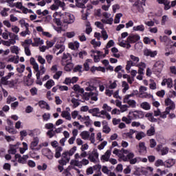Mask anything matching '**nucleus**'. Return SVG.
Here are the masks:
<instances>
[{"mask_svg": "<svg viewBox=\"0 0 176 176\" xmlns=\"http://www.w3.org/2000/svg\"><path fill=\"white\" fill-rule=\"evenodd\" d=\"M38 106L40 108H41V109H47V111H50V106H49V104L44 100L39 101Z\"/></svg>", "mask_w": 176, "mask_h": 176, "instance_id": "obj_31", "label": "nucleus"}, {"mask_svg": "<svg viewBox=\"0 0 176 176\" xmlns=\"http://www.w3.org/2000/svg\"><path fill=\"white\" fill-rule=\"evenodd\" d=\"M39 144V138L38 136H34L30 143V148L32 151H39L41 148H38V144Z\"/></svg>", "mask_w": 176, "mask_h": 176, "instance_id": "obj_13", "label": "nucleus"}, {"mask_svg": "<svg viewBox=\"0 0 176 176\" xmlns=\"http://www.w3.org/2000/svg\"><path fill=\"white\" fill-rule=\"evenodd\" d=\"M102 124L103 126L102 131L105 133V134H109L111 133V128L108 126V122L105 120L102 121Z\"/></svg>", "mask_w": 176, "mask_h": 176, "instance_id": "obj_33", "label": "nucleus"}, {"mask_svg": "<svg viewBox=\"0 0 176 176\" xmlns=\"http://www.w3.org/2000/svg\"><path fill=\"white\" fill-rule=\"evenodd\" d=\"M63 20L66 24H72L75 23V16L69 12H65L63 15Z\"/></svg>", "mask_w": 176, "mask_h": 176, "instance_id": "obj_12", "label": "nucleus"}, {"mask_svg": "<svg viewBox=\"0 0 176 176\" xmlns=\"http://www.w3.org/2000/svg\"><path fill=\"white\" fill-rule=\"evenodd\" d=\"M30 63L31 65H32L35 72H36V85H39V86H42L43 85V82H42V80H41V72L39 71V65H38V63H36V60L34 58V57L30 58Z\"/></svg>", "mask_w": 176, "mask_h": 176, "instance_id": "obj_4", "label": "nucleus"}, {"mask_svg": "<svg viewBox=\"0 0 176 176\" xmlns=\"http://www.w3.org/2000/svg\"><path fill=\"white\" fill-rule=\"evenodd\" d=\"M63 67H65V71H67V72H69V71H72L74 68V63H72V60H70L69 62L65 63V65H62Z\"/></svg>", "mask_w": 176, "mask_h": 176, "instance_id": "obj_29", "label": "nucleus"}, {"mask_svg": "<svg viewBox=\"0 0 176 176\" xmlns=\"http://www.w3.org/2000/svg\"><path fill=\"white\" fill-rule=\"evenodd\" d=\"M1 36L3 39H6V40L9 39V37L10 38H14V39H19V36L17 34L8 32V29H6L5 32H3L1 34Z\"/></svg>", "mask_w": 176, "mask_h": 176, "instance_id": "obj_14", "label": "nucleus"}, {"mask_svg": "<svg viewBox=\"0 0 176 176\" xmlns=\"http://www.w3.org/2000/svg\"><path fill=\"white\" fill-rule=\"evenodd\" d=\"M10 52L13 54H19V52H20V48H19L16 45H13L10 47Z\"/></svg>", "mask_w": 176, "mask_h": 176, "instance_id": "obj_62", "label": "nucleus"}, {"mask_svg": "<svg viewBox=\"0 0 176 176\" xmlns=\"http://www.w3.org/2000/svg\"><path fill=\"white\" fill-rule=\"evenodd\" d=\"M16 71L19 74H23L25 71V65L19 64L16 65Z\"/></svg>", "mask_w": 176, "mask_h": 176, "instance_id": "obj_52", "label": "nucleus"}, {"mask_svg": "<svg viewBox=\"0 0 176 176\" xmlns=\"http://www.w3.org/2000/svg\"><path fill=\"white\" fill-rule=\"evenodd\" d=\"M79 42L78 41L69 43V49H72V50H76V49H79Z\"/></svg>", "mask_w": 176, "mask_h": 176, "instance_id": "obj_45", "label": "nucleus"}, {"mask_svg": "<svg viewBox=\"0 0 176 176\" xmlns=\"http://www.w3.org/2000/svg\"><path fill=\"white\" fill-rule=\"evenodd\" d=\"M163 68H164V62L163 60H158L154 64L153 71L155 74L159 75V74H162Z\"/></svg>", "mask_w": 176, "mask_h": 176, "instance_id": "obj_5", "label": "nucleus"}, {"mask_svg": "<svg viewBox=\"0 0 176 176\" xmlns=\"http://www.w3.org/2000/svg\"><path fill=\"white\" fill-rule=\"evenodd\" d=\"M101 21L103 24H109L110 25H112L113 23V18H103L101 19Z\"/></svg>", "mask_w": 176, "mask_h": 176, "instance_id": "obj_48", "label": "nucleus"}, {"mask_svg": "<svg viewBox=\"0 0 176 176\" xmlns=\"http://www.w3.org/2000/svg\"><path fill=\"white\" fill-rule=\"evenodd\" d=\"M138 151L140 153V155H146V146H145V142H140L139 143L138 147Z\"/></svg>", "mask_w": 176, "mask_h": 176, "instance_id": "obj_16", "label": "nucleus"}, {"mask_svg": "<svg viewBox=\"0 0 176 176\" xmlns=\"http://www.w3.org/2000/svg\"><path fill=\"white\" fill-rule=\"evenodd\" d=\"M89 113H91L93 116H96L97 118H104L100 115V109L94 108L89 110Z\"/></svg>", "mask_w": 176, "mask_h": 176, "instance_id": "obj_24", "label": "nucleus"}, {"mask_svg": "<svg viewBox=\"0 0 176 176\" xmlns=\"http://www.w3.org/2000/svg\"><path fill=\"white\" fill-rule=\"evenodd\" d=\"M12 76H14V72H10L9 73H8V74L6 76L1 77V82L9 80V79H10V78H12Z\"/></svg>", "mask_w": 176, "mask_h": 176, "instance_id": "obj_43", "label": "nucleus"}, {"mask_svg": "<svg viewBox=\"0 0 176 176\" xmlns=\"http://www.w3.org/2000/svg\"><path fill=\"white\" fill-rule=\"evenodd\" d=\"M19 23L20 24L21 28H30V24L28 23L25 22V20L24 19H22L19 21Z\"/></svg>", "mask_w": 176, "mask_h": 176, "instance_id": "obj_54", "label": "nucleus"}, {"mask_svg": "<svg viewBox=\"0 0 176 176\" xmlns=\"http://www.w3.org/2000/svg\"><path fill=\"white\" fill-rule=\"evenodd\" d=\"M80 97H82V94H76V98H72L71 102L73 104V107L76 108L79 107L80 104L79 101H80Z\"/></svg>", "mask_w": 176, "mask_h": 176, "instance_id": "obj_17", "label": "nucleus"}, {"mask_svg": "<svg viewBox=\"0 0 176 176\" xmlns=\"http://www.w3.org/2000/svg\"><path fill=\"white\" fill-rule=\"evenodd\" d=\"M93 63V60L87 59L84 63L85 71H89L90 69V65Z\"/></svg>", "mask_w": 176, "mask_h": 176, "instance_id": "obj_50", "label": "nucleus"}, {"mask_svg": "<svg viewBox=\"0 0 176 176\" xmlns=\"http://www.w3.org/2000/svg\"><path fill=\"white\" fill-rule=\"evenodd\" d=\"M144 116V112L141 111H129V118H131L133 120L142 119Z\"/></svg>", "mask_w": 176, "mask_h": 176, "instance_id": "obj_11", "label": "nucleus"}, {"mask_svg": "<svg viewBox=\"0 0 176 176\" xmlns=\"http://www.w3.org/2000/svg\"><path fill=\"white\" fill-rule=\"evenodd\" d=\"M54 3L50 6L51 10H58L60 8H64L65 3L60 0H54Z\"/></svg>", "mask_w": 176, "mask_h": 176, "instance_id": "obj_15", "label": "nucleus"}, {"mask_svg": "<svg viewBox=\"0 0 176 176\" xmlns=\"http://www.w3.org/2000/svg\"><path fill=\"white\" fill-rule=\"evenodd\" d=\"M164 102L166 107H167L166 109L168 113H170L171 111H174V109H175V103L170 98L165 99Z\"/></svg>", "mask_w": 176, "mask_h": 176, "instance_id": "obj_7", "label": "nucleus"}, {"mask_svg": "<svg viewBox=\"0 0 176 176\" xmlns=\"http://www.w3.org/2000/svg\"><path fill=\"white\" fill-rule=\"evenodd\" d=\"M45 43V41L43 39H41V38H34V43H32V46L34 47H37L38 46H41Z\"/></svg>", "mask_w": 176, "mask_h": 176, "instance_id": "obj_28", "label": "nucleus"}, {"mask_svg": "<svg viewBox=\"0 0 176 176\" xmlns=\"http://www.w3.org/2000/svg\"><path fill=\"white\" fill-rule=\"evenodd\" d=\"M143 42L144 43H145V45H151V43H154L155 46H156L157 45V42L156 40L153 39V38H150L149 37H144L143 39Z\"/></svg>", "mask_w": 176, "mask_h": 176, "instance_id": "obj_38", "label": "nucleus"}, {"mask_svg": "<svg viewBox=\"0 0 176 176\" xmlns=\"http://www.w3.org/2000/svg\"><path fill=\"white\" fill-rule=\"evenodd\" d=\"M141 39V36L138 34H130L129 36L126 38V40L124 41H121L122 38H118L119 46L121 47H125L126 49H130L131 47V44L130 43H135L138 42Z\"/></svg>", "mask_w": 176, "mask_h": 176, "instance_id": "obj_3", "label": "nucleus"}, {"mask_svg": "<svg viewBox=\"0 0 176 176\" xmlns=\"http://www.w3.org/2000/svg\"><path fill=\"white\" fill-rule=\"evenodd\" d=\"M144 54L146 56V57L153 58L157 56V51H152L151 50L146 49L144 51Z\"/></svg>", "mask_w": 176, "mask_h": 176, "instance_id": "obj_21", "label": "nucleus"}, {"mask_svg": "<svg viewBox=\"0 0 176 176\" xmlns=\"http://www.w3.org/2000/svg\"><path fill=\"white\" fill-rule=\"evenodd\" d=\"M61 152H63V147L58 146L56 148L55 157L58 159V157H61Z\"/></svg>", "mask_w": 176, "mask_h": 176, "instance_id": "obj_58", "label": "nucleus"}, {"mask_svg": "<svg viewBox=\"0 0 176 176\" xmlns=\"http://www.w3.org/2000/svg\"><path fill=\"white\" fill-rule=\"evenodd\" d=\"M69 160H71V155L65 151L62 154L61 159L58 160V163L63 166H67V164L69 163Z\"/></svg>", "mask_w": 176, "mask_h": 176, "instance_id": "obj_9", "label": "nucleus"}, {"mask_svg": "<svg viewBox=\"0 0 176 176\" xmlns=\"http://www.w3.org/2000/svg\"><path fill=\"white\" fill-rule=\"evenodd\" d=\"M32 39H26L24 41V42L22 43V46H28V47H30V45H32Z\"/></svg>", "mask_w": 176, "mask_h": 176, "instance_id": "obj_64", "label": "nucleus"}, {"mask_svg": "<svg viewBox=\"0 0 176 176\" xmlns=\"http://www.w3.org/2000/svg\"><path fill=\"white\" fill-rule=\"evenodd\" d=\"M157 152H161V155L164 156L168 153V147H163L162 144H158L156 148Z\"/></svg>", "mask_w": 176, "mask_h": 176, "instance_id": "obj_18", "label": "nucleus"}, {"mask_svg": "<svg viewBox=\"0 0 176 176\" xmlns=\"http://www.w3.org/2000/svg\"><path fill=\"white\" fill-rule=\"evenodd\" d=\"M133 32H144L145 31V26L142 24L135 25L133 27Z\"/></svg>", "mask_w": 176, "mask_h": 176, "instance_id": "obj_37", "label": "nucleus"}, {"mask_svg": "<svg viewBox=\"0 0 176 176\" xmlns=\"http://www.w3.org/2000/svg\"><path fill=\"white\" fill-rule=\"evenodd\" d=\"M145 133L140 131V132H138L136 135H135V138L136 140H138V141L142 140V138H144V137H145Z\"/></svg>", "mask_w": 176, "mask_h": 176, "instance_id": "obj_63", "label": "nucleus"}, {"mask_svg": "<svg viewBox=\"0 0 176 176\" xmlns=\"http://www.w3.org/2000/svg\"><path fill=\"white\" fill-rule=\"evenodd\" d=\"M164 166L167 167V168H170V167H173L174 164H175V160L169 159L167 160L165 162Z\"/></svg>", "mask_w": 176, "mask_h": 176, "instance_id": "obj_39", "label": "nucleus"}, {"mask_svg": "<svg viewBox=\"0 0 176 176\" xmlns=\"http://www.w3.org/2000/svg\"><path fill=\"white\" fill-rule=\"evenodd\" d=\"M122 93H126L129 89H130V86H129V83L126 81H122Z\"/></svg>", "mask_w": 176, "mask_h": 176, "instance_id": "obj_56", "label": "nucleus"}, {"mask_svg": "<svg viewBox=\"0 0 176 176\" xmlns=\"http://www.w3.org/2000/svg\"><path fill=\"white\" fill-rule=\"evenodd\" d=\"M22 145H23V147L19 148V151H20V153L23 155V153H25L26 151H28V144L23 142L22 143Z\"/></svg>", "mask_w": 176, "mask_h": 176, "instance_id": "obj_53", "label": "nucleus"}, {"mask_svg": "<svg viewBox=\"0 0 176 176\" xmlns=\"http://www.w3.org/2000/svg\"><path fill=\"white\" fill-rule=\"evenodd\" d=\"M82 98L85 101H89V99L91 101H98V91L85 93Z\"/></svg>", "mask_w": 176, "mask_h": 176, "instance_id": "obj_6", "label": "nucleus"}, {"mask_svg": "<svg viewBox=\"0 0 176 176\" xmlns=\"http://www.w3.org/2000/svg\"><path fill=\"white\" fill-rule=\"evenodd\" d=\"M124 104H128L131 108H135L137 107V102L131 99H123Z\"/></svg>", "mask_w": 176, "mask_h": 176, "instance_id": "obj_23", "label": "nucleus"}, {"mask_svg": "<svg viewBox=\"0 0 176 176\" xmlns=\"http://www.w3.org/2000/svg\"><path fill=\"white\" fill-rule=\"evenodd\" d=\"M133 120V118H130V113H129L128 116H124L122 118V121L124 122V123H126V124H130V123H131V121Z\"/></svg>", "mask_w": 176, "mask_h": 176, "instance_id": "obj_55", "label": "nucleus"}, {"mask_svg": "<svg viewBox=\"0 0 176 176\" xmlns=\"http://www.w3.org/2000/svg\"><path fill=\"white\" fill-rule=\"evenodd\" d=\"M88 140H89L91 144H94L95 146L97 145V143H96V135L94 133L89 134Z\"/></svg>", "mask_w": 176, "mask_h": 176, "instance_id": "obj_60", "label": "nucleus"}, {"mask_svg": "<svg viewBox=\"0 0 176 176\" xmlns=\"http://www.w3.org/2000/svg\"><path fill=\"white\" fill-rule=\"evenodd\" d=\"M19 143L14 145H10V150L8 151V153H10V155H16L17 152V148H19Z\"/></svg>", "mask_w": 176, "mask_h": 176, "instance_id": "obj_32", "label": "nucleus"}, {"mask_svg": "<svg viewBox=\"0 0 176 176\" xmlns=\"http://www.w3.org/2000/svg\"><path fill=\"white\" fill-rule=\"evenodd\" d=\"M69 61H72V56L69 53H64L61 60L62 65H65V63Z\"/></svg>", "mask_w": 176, "mask_h": 176, "instance_id": "obj_19", "label": "nucleus"}, {"mask_svg": "<svg viewBox=\"0 0 176 176\" xmlns=\"http://www.w3.org/2000/svg\"><path fill=\"white\" fill-rule=\"evenodd\" d=\"M1 84L3 85L4 86H9L10 89H13V87L15 86L14 80L1 81Z\"/></svg>", "mask_w": 176, "mask_h": 176, "instance_id": "obj_30", "label": "nucleus"}, {"mask_svg": "<svg viewBox=\"0 0 176 176\" xmlns=\"http://www.w3.org/2000/svg\"><path fill=\"white\" fill-rule=\"evenodd\" d=\"M19 60H20V57L18 55L12 56L8 58V63H14V64H19Z\"/></svg>", "mask_w": 176, "mask_h": 176, "instance_id": "obj_35", "label": "nucleus"}, {"mask_svg": "<svg viewBox=\"0 0 176 176\" xmlns=\"http://www.w3.org/2000/svg\"><path fill=\"white\" fill-rule=\"evenodd\" d=\"M53 86H54V80H49L47 81V82L45 84V87H46V89H47L48 90H50V89L51 87H53Z\"/></svg>", "mask_w": 176, "mask_h": 176, "instance_id": "obj_61", "label": "nucleus"}, {"mask_svg": "<svg viewBox=\"0 0 176 176\" xmlns=\"http://www.w3.org/2000/svg\"><path fill=\"white\" fill-rule=\"evenodd\" d=\"M16 41H19V39L11 38L8 41H3L2 44L4 46H8L9 47L11 45H16Z\"/></svg>", "mask_w": 176, "mask_h": 176, "instance_id": "obj_26", "label": "nucleus"}, {"mask_svg": "<svg viewBox=\"0 0 176 176\" xmlns=\"http://www.w3.org/2000/svg\"><path fill=\"white\" fill-rule=\"evenodd\" d=\"M104 54L100 51H97V50H95V51L92 50L91 52H92V53H96V54H98V56H100L101 57H103V58H104V57H105L107 56V54H109V50H108V48H107V47H106V48H104Z\"/></svg>", "mask_w": 176, "mask_h": 176, "instance_id": "obj_34", "label": "nucleus"}, {"mask_svg": "<svg viewBox=\"0 0 176 176\" xmlns=\"http://www.w3.org/2000/svg\"><path fill=\"white\" fill-rule=\"evenodd\" d=\"M131 10L133 13H144V8L141 6L140 0H136L135 2L132 3Z\"/></svg>", "mask_w": 176, "mask_h": 176, "instance_id": "obj_8", "label": "nucleus"}, {"mask_svg": "<svg viewBox=\"0 0 176 176\" xmlns=\"http://www.w3.org/2000/svg\"><path fill=\"white\" fill-rule=\"evenodd\" d=\"M80 137L82 140H89V137H90V133L87 131H84L80 133Z\"/></svg>", "mask_w": 176, "mask_h": 176, "instance_id": "obj_57", "label": "nucleus"}, {"mask_svg": "<svg viewBox=\"0 0 176 176\" xmlns=\"http://www.w3.org/2000/svg\"><path fill=\"white\" fill-rule=\"evenodd\" d=\"M78 78L76 76H74L73 78H66L64 83L65 85H71V83L74 85V83H76V82H78Z\"/></svg>", "mask_w": 176, "mask_h": 176, "instance_id": "obj_25", "label": "nucleus"}, {"mask_svg": "<svg viewBox=\"0 0 176 176\" xmlns=\"http://www.w3.org/2000/svg\"><path fill=\"white\" fill-rule=\"evenodd\" d=\"M65 50V45L63 43H56L53 48L54 53H56V56L61 54Z\"/></svg>", "mask_w": 176, "mask_h": 176, "instance_id": "obj_10", "label": "nucleus"}, {"mask_svg": "<svg viewBox=\"0 0 176 176\" xmlns=\"http://www.w3.org/2000/svg\"><path fill=\"white\" fill-rule=\"evenodd\" d=\"M88 159L92 163H97V162L98 161V153L93 152L92 153L89 155Z\"/></svg>", "mask_w": 176, "mask_h": 176, "instance_id": "obj_22", "label": "nucleus"}, {"mask_svg": "<svg viewBox=\"0 0 176 176\" xmlns=\"http://www.w3.org/2000/svg\"><path fill=\"white\" fill-rule=\"evenodd\" d=\"M87 156V152L86 151H82L80 154L76 153L74 155L75 160H72L70 162L71 167H72V168H75V166H76V167H78V168H82L83 166H87V164H89L88 160H86V159L82 160V157H86ZM79 159L81 161H79Z\"/></svg>", "mask_w": 176, "mask_h": 176, "instance_id": "obj_2", "label": "nucleus"}, {"mask_svg": "<svg viewBox=\"0 0 176 176\" xmlns=\"http://www.w3.org/2000/svg\"><path fill=\"white\" fill-rule=\"evenodd\" d=\"M140 107L142 108V109H144V111H149V109H151V104H149L148 102H142Z\"/></svg>", "mask_w": 176, "mask_h": 176, "instance_id": "obj_51", "label": "nucleus"}, {"mask_svg": "<svg viewBox=\"0 0 176 176\" xmlns=\"http://www.w3.org/2000/svg\"><path fill=\"white\" fill-rule=\"evenodd\" d=\"M130 58L131 63L135 65H137V63H140V58L138 56H135L134 55H130Z\"/></svg>", "mask_w": 176, "mask_h": 176, "instance_id": "obj_47", "label": "nucleus"}, {"mask_svg": "<svg viewBox=\"0 0 176 176\" xmlns=\"http://www.w3.org/2000/svg\"><path fill=\"white\" fill-rule=\"evenodd\" d=\"M160 40L161 41V42L165 43L166 46L170 45V43L171 42V39L167 36H160Z\"/></svg>", "mask_w": 176, "mask_h": 176, "instance_id": "obj_40", "label": "nucleus"}, {"mask_svg": "<svg viewBox=\"0 0 176 176\" xmlns=\"http://www.w3.org/2000/svg\"><path fill=\"white\" fill-rule=\"evenodd\" d=\"M28 135H30V137H36L35 135H39L41 134V130L39 129H34L32 131H29L28 132Z\"/></svg>", "mask_w": 176, "mask_h": 176, "instance_id": "obj_44", "label": "nucleus"}, {"mask_svg": "<svg viewBox=\"0 0 176 176\" xmlns=\"http://www.w3.org/2000/svg\"><path fill=\"white\" fill-rule=\"evenodd\" d=\"M146 118H148L149 122H152L153 123H155L156 122H157V119L155 118V117H153V116L151 113H148L147 114H146Z\"/></svg>", "mask_w": 176, "mask_h": 176, "instance_id": "obj_59", "label": "nucleus"}, {"mask_svg": "<svg viewBox=\"0 0 176 176\" xmlns=\"http://www.w3.org/2000/svg\"><path fill=\"white\" fill-rule=\"evenodd\" d=\"M73 90H74V91H76L77 93H80V94H83V93H85V89L83 88H81L80 86H79L78 85H75L73 87Z\"/></svg>", "mask_w": 176, "mask_h": 176, "instance_id": "obj_49", "label": "nucleus"}, {"mask_svg": "<svg viewBox=\"0 0 176 176\" xmlns=\"http://www.w3.org/2000/svg\"><path fill=\"white\" fill-rule=\"evenodd\" d=\"M111 157V150H107L104 155H102L101 160L102 162H109Z\"/></svg>", "mask_w": 176, "mask_h": 176, "instance_id": "obj_36", "label": "nucleus"}, {"mask_svg": "<svg viewBox=\"0 0 176 176\" xmlns=\"http://www.w3.org/2000/svg\"><path fill=\"white\" fill-rule=\"evenodd\" d=\"M167 85V87L168 89H171L173 87V79L171 78H166L164 79L163 81L162 82V86H166Z\"/></svg>", "mask_w": 176, "mask_h": 176, "instance_id": "obj_27", "label": "nucleus"}, {"mask_svg": "<svg viewBox=\"0 0 176 176\" xmlns=\"http://www.w3.org/2000/svg\"><path fill=\"white\" fill-rule=\"evenodd\" d=\"M113 153L118 156L123 162H129L130 164H136V163L141 162V157H136L133 158L134 157V153L124 148L121 150L116 148L113 150Z\"/></svg>", "mask_w": 176, "mask_h": 176, "instance_id": "obj_1", "label": "nucleus"}, {"mask_svg": "<svg viewBox=\"0 0 176 176\" xmlns=\"http://www.w3.org/2000/svg\"><path fill=\"white\" fill-rule=\"evenodd\" d=\"M56 42H57V37H54L52 41H46L47 47H48V49H50V47H53Z\"/></svg>", "mask_w": 176, "mask_h": 176, "instance_id": "obj_46", "label": "nucleus"}, {"mask_svg": "<svg viewBox=\"0 0 176 176\" xmlns=\"http://www.w3.org/2000/svg\"><path fill=\"white\" fill-rule=\"evenodd\" d=\"M42 154L43 155V156L47 157L49 160H52V159H53V153H52V151H50V149L47 148H43L42 150Z\"/></svg>", "mask_w": 176, "mask_h": 176, "instance_id": "obj_20", "label": "nucleus"}, {"mask_svg": "<svg viewBox=\"0 0 176 176\" xmlns=\"http://www.w3.org/2000/svg\"><path fill=\"white\" fill-rule=\"evenodd\" d=\"M60 116H62L63 118L66 119V120H72V117H71V113L68 112V111H63L61 112Z\"/></svg>", "mask_w": 176, "mask_h": 176, "instance_id": "obj_42", "label": "nucleus"}, {"mask_svg": "<svg viewBox=\"0 0 176 176\" xmlns=\"http://www.w3.org/2000/svg\"><path fill=\"white\" fill-rule=\"evenodd\" d=\"M72 169H74V170H76V171L78 172V173H80V170H79V169H77L76 168V166H74V168H72V167H71V165L70 166H68V168H67V169H65V170H64V174H65V175H66V176H71L72 175H71V173H69V171H68L69 170H72Z\"/></svg>", "mask_w": 176, "mask_h": 176, "instance_id": "obj_41", "label": "nucleus"}]
</instances>
